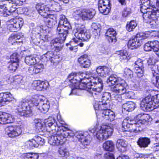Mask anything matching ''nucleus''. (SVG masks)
<instances>
[{
	"label": "nucleus",
	"mask_w": 159,
	"mask_h": 159,
	"mask_svg": "<svg viewBox=\"0 0 159 159\" xmlns=\"http://www.w3.org/2000/svg\"><path fill=\"white\" fill-rule=\"evenodd\" d=\"M127 145V142L124 140L118 139L117 141L116 146L118 148H125Z\"/></svg>",
	"instance_id": "3c124183"
},
{
	"label": "nucleus",
	"mask_w": 159,
	"mask_h": 159,
	"mask_svg": "<svg viewBox=\"0 0 159 159\" xmlns=\"http://www.w3.org/2000/svg\"><path fill=\"white\" fill-rule=\"evenodd\" d=\"M152 81L153 84L159 88V76L155 70L152 71Z\"/></svg>",
	"instance_id": "58836bf2"
},
{
	"label": "nucleus",
	"mask_w": 159,
	"mask_h": 159,
	"mask_svg": "<svg viewBox=\"0 0 159 159\" xmlns=\"http://www.w3.org/2000/svg\"><path fill=\"white\" fill-rule=\"evenodd\" d=\"M116 76L111 75L108 79L107 80V82L109 85H114L116 84V85L118 84L122 85L121 81H123L120 78H116Z\"/></svg>",
	"instance_id": "473e14b6"
},
{
	"label": "nucleus",
	"mask_w": 159,
	"mask_h": 159,
	"mask_svg": "<svg viewBox=\"0 0 159 159\" xmlns=\"http://www.w3.org/2000/svg\"><path fill=\"white\" fill-rule=\"evenodd\" d=\"M111 71L110 68L106 66H99L96 69V72L102 77H106L109 75Z\"/></svg>",
	"instance_id": "bb28decb"
},
{
	"label": "nucleus",
	"mask_w": 159,
	"mask_h": 159,
	"mask_svg": "<svg viewBox=\"0 0 159 159\" xmlns=\"http://www.w3.org/2000/svg\"><path fill=\"white\" fill-rule=\"evenodd\" d=\"M41 100V98H39L37 96H36L35 98H32L31 100L28 101L30 108L34 106H38L39 104V102Z\"/></svg>",
	"instance_id": "c03bdc74"
},
{
	"label": "nucleus",
	"mask_w": 159,
	"mask_h": 159,
	"mask_svg": "<svg viewBox=\"0 0 159 159\" xmlns=\"http://www.w3.org/2000/svg\"><path fill=\"white\" fill-rule=\"evenodd\" d=\"M34 122L36 129L39 131L43 130L44 125L42 124L41 120L39 119H35Z\"/></svg>",
	"instance_id": "79ce46f5"
},
{
	"label": "nucleus",
	"mask_w": 159,
	"mask_h": 159,
	"mask_svg": "<svg viewBox=\"0 0 159 159\" xmlns=\"http://www.w3.org/2000/svg\"><path fill=\"white\" fill-rule=\"evenodd\" d=\"M137 24L135 20H131L129 22H128L126 25V29L129 32L133 31L137 26Z\"/></svg>",
	"instance_id": "a18cd8bd"
},
{
	"label": "nucleus",
	"mask_w": 159,
	"mask_h": 159,
	"mask_svg": "<svg viewBox=\"0 0 159 159\" xmlns=\"http://www.w3.org/2000/svg\"><path fill=\"white\" fill-rule=\"evenodd\" d=\"M131 13L130 9L129 8H125L123 11L122 15L123 16L126 17Z\"/></svg>",
	"instance_id": "052dcab7"
},
{
	"label": "nucleus",
	"mask_w": 159,
	"mask_h": 159,
	"mask_svg": "<svg viewBox=\"0 0 159 159\" xmlns=\"http://www.w3.org/2000/svg\"><path fill=\"white\" fill-rule=\"evenodd\" d=\"M122 106L125 110L129 112L134 109L135 104L133 102L129 101L125 103H123Z\"/></svg>",
	"instance_id": "e433bc0d"
},
{
	"label": "nucleus",
	"mask_w": 159,
	"mask_h": 159,
	"mask_svg": "<svg viewBox=\"0 0 159 159\" xmlns=\"http://www.w3.org/2000/svg\"><path fill=\"white\" fill-rule=\"evenodd\" d=\"M111 90L114 93L118 94L114 95V98L115 100L123 103L124 100L122 99L121 95L126 93L125 88L122 85L118 84L111 87Z\"/></svg>",
	"instance_id": "9b49d317"
},
{
	"label": "nucleus",
	"mask_w": 159,
	"mask_h": 159,
	"mask_svg": "<svg viewBox=\"0 0 159 159\" xmlns=\"http://www.w3.org/2000/svg\"><path fill=\"white\" fill-rule=\"evenodd\" d=\"M71 26L67 19L64 16L60 18L58 26L57 29V32L59 36L51 40L50 42V47L52 52H57L61 50L63 47V43L68 34V30L71 29Z\"/></svg>",
	"instance_id": "f03ea898"
},
{
	"label": "nucleus",
	"mask_w": 159,
	"mask_h": 159,
	"mask_svg": "<svg viewBox=\"0 0 159 159\" xmlns=\"http://www.w3.org/2000/svg\"><path fill=\"white\" fill-rule=\"evenodd\" d=\"M49 103V102H47L46 103H44L42 106L38 108L41 112L43 113H46L49 110L50 107Z\"/></svg>",
	"instance_id": "8fccbe9b"
},
{
	"label": "nucleus",
	"mask_w": 159,
	"mask_h": 159,
	"mask_svg": "<svg viewBox=\"0 0 159 159\" xmlns=\"http://www.w3.org/2000/svg\"><path fill=\"white\" fill-rule=\"evenodd\" d=\"M13 99L12 94L10 93H0V106H3L6 102L11 101Z\"/></svg>",
	"instance_id": "4be33fe9"
},
{
	"label": "nucleus",
	"mask_w": 159,
	"mask_h": 159,
	"mask_svg": "<svg viewBox=\"0 0 159 159\" xmlns=\"http://www.w3.org/2000/svg\"><path fill=\"white\" fill-rule=\"evenodd\" d=\"M138 145L141 148H145L148 147L150 143L149 139L146 137H141L137 142Z\"/></svg>",
	"instance_id": "72a5a7b5"
},
{
	"label": "nucleus",
	"mask_w": 159,
	"mask_h": 159,
	"mask_svg": "<svg viewBox=\"0 0 159 159\" xmlns=\"http://www.w3.org/2000/svg\"><path fill=\"white\" fill-rule=\"evenodd\" d=\"M34 89L38 91H41L43 89H46L49 85L47 81H41L40 80H35L33 84Z\"/></svg>",
	"instance_id": "412c9836"
},
{
	"label": "nucleus",
	"mask_w": 159,
	"mask_h": 159,
	"mask_svg": "<svg viewBox=\"0 0 159 159\" xmlns=\"http://www.w3.org/2000/svg\"><path fill=\"white\" fill-rule=\"evenodd\" d=\"M108 109L105 108V109H102L103 111L102 112V116L106 120L112 121L114 120L115 115L113 111Z\"/></svg>",
	"instance_id": "5701e85b"
},
{
	"label": "nucleus",
	"mask_w": 159,
	"mask_h": 159,
	"mask_svg": "<svg viewBox=\"0 0 159 159\" xmlns=\"http://www.w3.org/2000/svg\"><path fill=\"white\" fill-rule=\"evenodd\" d=\"M79 75L80 79L81 82L86 79H87L88 78V75H86V76H85V75L84 73H79Z\"/></svg>",
	"instance_id": "774afa93"
},
{
	"label": "nucleus",
	"mask_w": 159,
	"mask_h": 159,
	"mask_svg": "<svg viewBox=\"0 0 159 159\" xmlns=\"http://www.w3.org/2000/svg\"><path fill=\"white\" fill-rule=\"evenodd\" d=\"M100 25L97 23H93L91 25L92 28L94 30H98L100 31Z\"/></svg>",
	"instance_id": "680f3d73"
},
{
	"label": "nucleus",
	"mask_w": 159,
	"mask_h": 159,
	"mask_svg": "<svg viewBox=\"0 0 159 159\" xmlns=\"http://www.w3.org/2000/svg\"><path fill=\"white\" fill-rule=\"evenodd\" d=\"M116 31L112 28H109L107 31L105 35L110 43L115 42L116 41Z\"/></svg>",
	"instance_id": "cd10ccee"
},
{
	"label": "nucleus",
	"mask_w": 159,
	"mask_h": 159,
	"mask_svg": "<svg viewBox=\"0 0 159 159\" xmlns=\"http://www.w3.org/2000/svg\"><path fill=\"white\" fill-rule=\"evenodd\" d=\"M83 9H79L76 10L74 12V16H79L81 18Z\"/></svg>",
	"instance_id": "0e129e2a"
},
{
	"label": "nucleus",
	"mask_w": 159,
	"mask_h": 159,
	"mask_svg": "<svg viewBox=\"0 0 159 159\" xmlns=\"http://www.w3.org/2000/svg\"><path fill=\"white\" fill-rule=\"evenodd\" d=\"M25 63L28 65H34L36 63L35 58L32 55L26 56L25 59Z\"/></svg>",
	"instance_id": "ea45409f"
},
{
	"label": "nucleus",
	"mask_w": 159,
	"mask_h": 159,
	"mask_svg": "<svg viewBox=\"0 0 159 159\" xmlns=\"http://www.w3.org/2000/svg\"><path fill=\"white\" fill-rule=\"evenodd\" d=\"M43 139L39 136H35L34 139L29 140L25 143V148L30 149L38 148L39 145H43L44 141Z\"/></svg>",
	"instance_id": "ddd939ff"
},
{
	"label": "nucleus",
	"mask_w": 159,
	"mask_h": 159,
	"mask_svg": "<svg viewBox=\"0 0 159 159\" xmlns=\"http://www.w3.org/2000/svg\"><path fill=\"white\" fill-rule=\"evenodd\" d=\"M95 14L94 10L92 9H83L81 18L84 20L91 19Z\"/></svg>",
	"instance_id": "a878e982"
},
{
	"label": "nucleus",
	"mask_w": 159,
	"mask_h": 159,
	"mask_svg": "<svg viewBox=\"0 0 159 159\" xmlns=\"http://www.w3.org/2000/svg\"><path fill=\"white\" fill-rule=\"evenodd\" d=\"M135 70L144 69L143 61L140 59H139L134 63Z\"/></svg>",
	"instance_id": "09e8293b"
},
{
	"label": "nucleus",
	"mask_w": 159,
	"mask_h": 159,
	"mask_svg": "<svg viewBox=\"0 0 159 159\" xmlns=\"http://www.w3.org/2000/svg\"><path fill=\"white\" fill-rule=\"evenodd\" d=\"M141 5L140 11L143 13V21L148 23L151 27L155 28L159 24V17L157 16L158 10L150 8V7L154 8L155 6L151 4L149 0H141Z\"/></svg>",
	"instance_id": "7ed1b4c3"
},
{
	"label": "nucleus",
	"mask_w": 159,
	"mask_h": 159,
	"mask_svg": "<svg viewBox=\"0 0 159 159\" xmlns=\"http://www.w3.org/2000/svg\"><path fill=\"white\" fill-rule=\"evenodd\" d=\"M145 51H149L152 50L156 52L159 57V42L157 40L148 42L145 44L144 47Z\"/></svg>",
	"instance_id": "4468645a"
},
{
	"label": "nucleus",
	"mask_w": 159,
	"mask_h": 159,
	"mask_svg": "<svg viewBox=\"0 0 159 159\" xmlns=\"http://www.w3.org/2000/svg\"><path fill=\"white\" fill-rule=\"evenodd\" d=\"M107 151V152L104 154V159H115L114 155L111 152L113 150H105ZM116 159H129V157L125 155L119 156Z\"/></svg>",
	"instance_id": "c756f323"
},
{
	"label": "nucleus",
	"mask_w": 159,
	"mask_h": 159,
	"mask_svg": "<svg viewBox=\"0 0 159 159\" xmlns=\"http://www.w3.org/2000/svg\"><path fill=\"white\" fill-rule=\"evenodd\" d=\"M8 68L11 70L15 71L18 66V63L10 61L8 63Z\"/></svg>",
	"instance_id": "de8ad7c7"
},
{
	"label": "nucleus",
	"mask_w": 159,
	"mask_h": 159,
	"mask_svg": "<svg viewBox=\"0 0 159 159\" xmlns=\"http://www.w3.org/2000/svg\"><path fill=\"white\" fill-rule=\"evenodd\" d=\"M75 77V80L72 81V83L73 84H79L81 82L79 73H76Z\"/></svg>",
	"instance_id": "e2e57ef3"
},
{
	"label": "nucleus",
	"mask_w": 159,
	"mask_h": 159,
	"mask_svg": "<svg viewBox=\"0 0 159 159\" xmlns=\"http://www.w3.org/2000/svg\"><path fill=\"white\" fill-rule=\"evenodd\" d=\"M138 117L140 118L139 119V122H141L143 124L150 122L152 120L151 116L147 114H143L142 115L139 114L138 116Z\"/></svg>",
	"instance_id": "f704fd0d"
},
{
	"label": "nucleus",
	"mask_w": 159,
	"mask_h": 159,
	"mask_svg": "<svg viewBox=\"0 0 159 159\" xmlns=\"http://www.w3.org/2000/svg\"><path fill=\"white\" fill-rule=\"evenodd\" d=\"M36 8L39 14L44 18H48L49 17L50 8L48 5H43L41 3L37 4Z\"/></svg>",
	"instance_id": "a211bd4d"
},
{
	"label": "nucleus",
	"mask_w": 159,
	"mask_h": 159,
	"mask_svg": "<svg viewBox=\"0 0 159 159\" xmlns=\"http://www.w3.org/2000/svg\"><path fill=\"white\" fill-rule=\"evenodd\" d=\"M102 148L104 149H113L115 144L112 141L107 140L103 143Z\"/></svg>",
	"instance_id": "37998d69"
},
{
	"label": "nucleus",
	"mask_w": 159,
	"mask_h": 159,
	"mask_svg": "<svg viewBox=\"0 0 159 159\" xmlns=\"http://www.w3.org/2000/svg\"><path fill=\"white\" fill-rule=\"evenodd\" d=\"M34 66L30 67L28 71L31 75L36 74L41 72L43 69V65L41 63L35 64Z\"/></svg>",
	"instance_id": "b1692460"
},
{
	"label": "nucleus",
	"mask_w": 159,
	"mask_h": 159,
	"mask_svg": "<svg viewBox=\"0 0 159 159\" xmlns=\"http://www.w3.org/2000/svg\"><path fill=\"white\" fill-rule=\"evenodd\" d=\"M19 115L28 117L31 113V109L29 106L28 100L23 99L20 101L16 108Z\"/></svg>",
	"instance_id": "1a4fd4ad"
},
{
	"label": "nucleus",
	"mask_w": 159,
	"mask_h": 159,
	"mask_svg": "<svg viewBox=\"0 0 159 159\" xmlns=\"http://www.w3.org/2000/svg\"><path fill=\"white\" fill-rule=\"evenodd\" d=\"M66 150H58V152L60 157H63L68 156L69 152Z\"/></svg>",
	"instance_id": "4d7b16f0"
},
{
	"label": "nucleus",
	"mask_w": 159,
	"mask_h": 159,
	"mask_svg": "<svg viewBox=\"0 0 159 159\" xmlns=\"http://www.w3.org/2000/svg\"><path fill=\"white\" fill-rule=\"evenodd\" d=\"M75 30L74 35L75 38H73L71 40V43L75 42L77 45L82 47L84 45L83 43L80 42V40L87 41L90 38V35L89 32L86 31V30L84 25L76 24L75 25Z\"/></svg>",
	"instance_id": "423d86ee"
},
{
	"label": "nucleus",
	"mask_w": 159,
	"mask_h": 159,
	"mask_svg": "<svg viewBox=\"0 0 159 159\" xmlns=\"http://www.w3.org/2000/svg\"><path fill=\"white\" fill-rule=\"evenodd\" d=\"M101 106L102 103H101L100 101H99V102H96L93 106L95 110H101L102 112L103 111V110L101 108Z\"/></svg>",
	"instance_id": "13d9d810"
},
{
	"label": "nucleus",
	"mask_w": 159,
	"mask_h": 159,
	"mask_svg": "<svg viewBox=\"0 0 159 159\" xmlns=\"http://www.w3.org/2000/svg\"><path fill=\"white\" fill-rule=\"evenodd\" d=\"M88 57L87 55L84 54L78 59L79 63L82 65L84 68L88 67L90 66V61L88 58Z\"/></svg>",
	"instance_id": "2f4dec72"
},
{
	"label": "nucleus",
	"mask_w": 159,
	"mask_h": 159,
	"mask_svg": "<svg viewBox=\"0 0 159 159\" xmlns=\"http://www.w3.org/2000/svg\"><path fill=\"white\" fill-rule=\"evenodd\" d=\"M2 10H0L1 11H2L4 16H6L7 15H10L12 13L11 11H10V10L9 8H5L4 7L3 9H1Z\"/></svg>",
	"instance_id": "6e6d98bb"
},
{
	"label": "nucleus",
	"mask_w": 159,
	"mask_h": 159,
	"mask_svg": "<svg viewBox=\"0 0 159 159\" xmlns=\"http://www.w3.org/2000/svg\"><path fill=\"white\" fill-rule=\"evenodd\" d=\"M110 0H99L98 8L99 11L104 15H107L110 9Z\"/></svg>",
	"instance_id": "dca6fc26"
},
{
	"label": "nucleus",
	"mask_w": 159,
	"mask_h": 159,
	"mask_svg": "<svg viewBox=\"0 0 159 159\" xmlns=\"http://www.w3.org/2000/svg\"><path fill=\"white\" fill-rule=\"evenodd\" d=\"M60 137L58 136H52L50 138V142L52 145L54 146H58L59 144H62V141L60 140Z\"/></svg>",
	"instance_id": "4c0bfd02"
},
{
	"label": "nucleus",
	"mask_w": 159,
	"mask_h": 159,
	"mask_svg": "<svg viewBox=\"0 0 159 159\" xmlns=\"http://www.w3.org/2000/svg\"><path fill=\"white\" fill-rule=\"evenodd\" d=\"M89 131L93 134L97 139L102 141L107 139L112 135L113 129L110 125H102L99 128H96L94 127L90 129Z\"/></svg>",
	"instance_id": "39448f33"
},
{
	"label": "nucleus",
	"mask_w": 159,
	"mask_h": 159,
	"mask_svg": "<svg viewBox=\"0 0 159 159\" xmlns=\"http://www.w3.org/2000/svg\"><path fill=\"white\" fill-rule=\"evenodd\" d=\"M6 132L8 136L15 138L19 136L22 133L21 128L18 126H9L6 128Z\"/></svg>",
	"instance_id": "f3484780"
},
{
	"label": "nucleus",
	"mask_w": 159,
	"mask_h": 159,
	"mask_svg": "<svg viewBox=\"0 0 159 159\" xmlns=\"http://www.w3.org/2000/svg\"><path fill=\"white\" fill-rule=\"evenodd\" d=\"M110 97V94L108 93H105L103 94L100 102L102 103L101 108L102 109L105 108H110L109 98Z\"/></svg>",
	"instance_id": "393cba45"
},
{
	"label": "nucleus",
	"mask_w": 159,
	"mask_h": 159,
	"mask_svg": "<svg viewBox=\"0 0 159 159\" xmlns=\"http://www.w3.org/2000/svg\"><path fill=\"white\" fill-rule=\"evenodd\" d=\"M55 118L54 116H53V121L50 122V129L53 131V133H54V134H56L57 132L60 129V131L61 133H62L61 131L66 132L64 134L65 137H67L68 136H70L71 135H70V133L66 132L67 128L66 127L62 125L60 126L59 127L58 126H57V124L55 122L56 121Z\"/></svg>",
	"instance_id": "2eb2a0df"
},
{
	"label": "nucleus",
	"mask_w": 159,
	"mask_h": 159,
	"mask_svg": "<svg viewBox=\"0 0 159 159\" xmlns=\"http://www.w3.org/2000/svg\"><path fill=\"white\" fill-rule=\"evenodd\" d=\"M59 6V4L54 0L50 1V10L58 11Z\"/></svg>",
	"instance_id": "49530a36"
},
{
	"label": "nucleus",
	"mask_w": 159,
	"mask_h": 159,
	"mask_svg": "<svg viewBox=\"0 0 159 159\" xmlns=\"http://www.w3.org/2000/svg\"><path fill=\"white\" fill-rule=\"evenodd\" d=\"M136 70L135 73L137 76L140 78L143 76V75L144 69L135 70Z\"/></svg>",
	"instance_id": "69168bd1"
},
{
	"label": "nucleus",
	"mask_w": 159,
	"mask_h": 159,
	"mask_svg": "<svg viewBox=\"0 0 159 159\" xmlns=\"http://www.w3.org/2000/svg\"><path fill=\"white\" fill-rule=\"evenodd\" d=\"M133 71L128 68H125L124 71V76L128 78H131L133 77Z\"/></svg>",
	"instance_id": "603ef678"
},
{
	"label": "nucleus",
	"mask_w": 159,
	"mask_h": 159,
	"mask_svg": "<svg viewBox=\"0 0 159 159\" xmlns=\"http://www.w3.org/2000/svg\"><path fill=\"white\" fill-rule=\"evenodd\" d=\"M90 76L88 75L87 79L89 80V82H83L85 83L84 84V86L83 89L89 92L92 96L98 94L102 91L103 85L102 83V80L97 77V75L95 74L93 70L89 72Z\"/></svg>",
	"instance_id": "20e7f679"
},
{
	"label": "nucleus",
	"mask_w": 159,
	"mask_h": 159,
	"mask_svg": "<svg viewBox=\"0 0 159 159\" xmlns=\"http://www.w3.org/2000/svg\"><path fill=\"white\" fill-rule=\"evenodd\" d=\"M76 137L83 145H88L90 143L91 138L89 135H86V134L79 132L76 135Z\"/></svg>",
	"instance_id": "aec40b11"
},
{
	"label": "nucleus",
	"mask_w": 159,
	"mask_h": 159,
	"mask_svg": "<svg viewBox=\"0 0 159 159\" xmlns=\"http://www.w3.org/2000/svg\"><path fill=\"white\" fill-rule=\"evenodd\" d=\"M4 7L5 8H10L9 9L10 10V11L11 13L15 11L17 9L15 7V5H12V4H11L8 1H4L2 5H0V8L3 9Z\"/></svg>",
	"instance_id": "c9c22d12"
},
{
	"label": "nucleus",
	"mask_w": 159,
	"mask_h": 159,
	"mask_svg": "<svg viewBox=\"0 0 159 159\" xmlns=\"http://www.w3.org/2000/svg\"><path fill=\"white\" fill-rule=\"evenodd\" d=\"M122 125L124 131H127L128 128L131 126L132 128V130L134 132L136 133L140 131L141 129L140 128L143 124L141 122H139V120L136 121V120H132L129 117H127L124 119Z\"/></svg>",
	"instance_id": "6e6552de"
},
{
	"label": "nucleus",
	"mask_w": 159,
	"mask_h": 159,
	"mask_svg": "<svg viewBox=\"0 0 159 159\" xmlns=\"http://www.w3.org/2000/svg\"><path fill=\"white\" fill-rule=\"evenodd\" d=\"M71 26L67 19L64 16L60 18L58 26L57 29V32L59 36L51 40L50 42V47L52 52H57L61 50L63 47V43L68 34V30L71 29Z\"/></svg>",
	"instance_id": "f257e3e1"
},
{
	"label": "nucleus",
	"mask_w": 159,
	"mask_h": 159,
	"mask_svg": "<svg viewBox=\"0 0 159 159\" xmlns=\"http://www.w3.org/2000/svg\"><path fill=\"white\" fill-rule=\"evenodd\" d=\"M76 73H75L72 72L68 76V79L71 83H72V81H74Z\"/></svg>",
	"instance_id": "338daca9"
},
{
	"label": "nucleus",
	"mask_w": 159,
	"mask_h": 159,
	"mask_svg": "<svg viewBox=\"0 0 159 159\" xmlns=\"http://www.w3.org/2000/svg\"><path fill=\"white\" fill-rule=\"evenodd\" d=\"M116 54L118 55L119 60L122 62H127L130 58L129 55L125 50L117 51Z\"/></svg>",
	"instance_id": "c85d7f7f"
},
{
	"label": "nucleus",
	"mask_w": 159,
	"mask_h": 159,
	"mask_svg": "<svg viewBox=\"0 0 159 159\" xmlns=\"http://www.w3.org/2000/svg\"><path fill=\"white\" fill-rule=\"evenodd\" d=\"M88 57L87 55L84 54L78 59L79 63L82 65L84 68L88 67L90 66V61L88 58Z\"/></svg>",
	"instance_id": "7c9ffc66"
},
{
	"label": "nucleus",
	"mask_w": 159,
	"mask_h": 159,
	"mask_svg": "<svg viewBox=\"0 0 159 159\" xmlns=\"http://www.w3.org/2000/svg\"><path fill=\"white\" fill-rule=\"evenodd\" d=\"M146 38L144 33L137 34L134 38L129 40L127 44L128 48L133 49L139 47L142 44V40Z\"/></svg>",
	"instance_id": "9d476101"
},
{
	"label": "nucleus",
	"mask_w": 159,
	"mask_h": 159,
	"mask_svg": "<svg viewBox=\"0 0 159 159\" xmlns=\"http://www.w3.org/2000/svg\"><path fill=\"white\" fill-rule=\"evenodd\" d=\"M39 155L38 153L29 152L25 154L24 158L25 159H38Z\"/></svg>",
	"instance_id": "a19ab883"
},
{
	"label": "nucleus",
	"mask_w": 159,
	"mask_h": 159,
	"mask_svg": "<svg viewBox=\"0 0 159 159\" xmlns=\"http://www.w3.org/2000/svg\"><path fill=\"white\" fill-rule=\"evenodd\" d=\"M14 119L11 114L4 112H0V124H6L13 122Z\"/></svg>",
	"instance_id": "6ab92c4d"
},
{
	"label": "nucleus",
	"mask_w": 159,
	"mask_h": 159,
	"mask_svg": "<svg viewBox=\"0 0 159 159\" xmlns=\"http://www.w3.org/2000/svg\"><path fill=\"white\" fill-rule=\"evenodd\" d=\"M153 97L148 95L143 99L141 102L140 107L144 110L150 111L159 107V102L152 100Z\"/></svg>",
	"instance_id": "0eeeda50"
},
{
	"label": "nucleus",
	"mask_w": 159,
	"mask_h": 159,
	"mask_svg": "<svg viewBox=\"0 0 159 159\" xmlns=\"http://www.w3.org/2000/svg\"><path fill=\"white\" fill-rule=\"evenodd\" d=\"M144 159H157L152 153L145 154L143 155ZM142 157H143L142 156Z\"/></svg>",
	"instance_id": "bf43d9fd"
},
{
	"label": "nucleus",
	"mask_w": 159,
	"mask_h": 159,
	"mask_svg": "<svg viewBox=\"0 0 159 159\" xmlns=\"http://www.w3.org/2000/svg\"><path fill=\"white\" fill-rule=\"evenodd\" d=\"M8 42L12 45H14L16 43H17L18 42H20V41H16L15 37L14 36V34H11L8 39Z\"/></svg>",
	"instance_id": "5fc2aeb1"
},
{
	"label": "nucleus",
	"mask_w": 159,
	"mask_h": 159,
	"mask_svg": "<svg viewBox=\"0 0 159 159\" xmlns=\"http://www.w3.org/2000/svg\"><path fill=\"white\" fill-rule=\"evenodd\" d=\"M23 23L22 18L11 19L8 22L7 29L11 32H16L20 29Z\"/></svg>",
	"instance_id": "f8f14e48"
},
{
	"label": "nucleus",
	"mask_w": 159,
	"mask_h": 159,
	"mask_svg": "<svg viewBox=\"0 0 159 159\" xmlns=\"http://www.w3.org/2000/svg\"><path fill=\"white\" fill-rule=\"evenodd\" d=\"M19 55L18 53H15L13 54L11 56L10 61H12L14 62H16L18 63Z\"/></svg>",
	"instance_id": "864d4df0"
}]
</instances>
